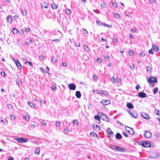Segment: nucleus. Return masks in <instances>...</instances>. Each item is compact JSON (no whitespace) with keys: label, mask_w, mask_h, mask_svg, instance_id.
I'll list each match as a JSON object with an SVG mask.
<instances>
[{"label":"nucleus","mask_w":160,"mask_h":160,"mask_svg":"<svg viewBox=\"0 0 160 160\" xmlns=\"http://www.w3.org/2000/svg\"><path fill=\"white\" fill-rule=\"evenodd\" d=\"M148 83H156L157 82V80L156 78L154 77H150L148 80Z\"/></svg>","instance_id":"f257e3e1"},{"label":"nucleus","mask_w":160,"mask_h":160,"mask_svg":"<svg viewBox=\"0 0 160 160\" xmlns=\"http://www.w3.org/2000/svg\"><path fill=\"white\" fill-rule=\"evenodd\" d=\"M140 145L145 148L149 147H151L150 143L148 141L142 142H141Z\"/></svg>","instance_id":"f03ea898"},{"label":"nucleus","mask_w":160,"mask_h":160,"mask_svg":"<svg viewBox=\"0 0 160 160\" xmlns=\"http://www.w3.org/2000/svg\"><path fill=\"white\" fill-rule=\"evenodd\" d=\"M15 140L20 143L26 142L28 141L27 138H17Z\"/></svg>","instance_id":"7ed1b4c3"},{"label":"nucleus","mask_w":160,"mask_h":160,"mask_svg":"<svg viewBox=\"0 0 160 160\" xmlns=\"http://www.w3.org/2000/svg\"><path fill=\"white\" fill-rule=\"evenodd\" d=\"M13 61H14L16 66L19 69H22V66L19 61V60L17 59L14 58L13 59Z\"/></svg>","instance_id":"20e7f679"},{"label":"nucleus","mask_w":160,"mask_h":160,"mask_svg":"<svg viewBox=\"0 0 160 160\" xmlns=\"http://www.w3.org/2000/svg\"><path fill=\"white\" fill-rule=\"evenodd\" d=\"M126 130L129 132L130 134L133 135L134 134V132L133 131V128H129L128 127H126Z\"/></svg>","instance_id":"39448f33"},{"label":"nucleus","mask_w":160,"mask_h":160,"mask_svg":"<svg viewBox=\"0 0 160 160\" xmlns=\"http://www.w3.org/2000/svg\"><path fill=\"white\" fill-rule=\"evenodd\" d=\"M115 149L119 152H125L126 151V149L125 148H122L118 146H115Z\"/></svg>","instance_id":"423d86ee"},{"label":"nucleus","mask_w":160,"mask_h":160,"mask_svg":"<svg viewBox=\"0 0 160 160\" xmlns=\"http://www.w3.org/2000/svg\"><path fill=\"white\" fill-rule=\"evenodd\" d=\"M143 136L146 138H149L152 137V134L151 132L149 131H146L145 133L144 134Z\"/></svg>","instance_id":"0eeeda50"},{"label":"nucleus","mask_w":160,"mask_h":160,"mask_svg":"<svg viewBox=\"0 0 160 160\" xmlns=\"http://www.w3.org/2000/svg\"><path fill=\"white\" fill-rule=\"evenodd\" d=\"M100 102L104 105H106L110 103V100L107 99L105 100H103Z\"/></svg>","instance_id":"6e6552de"},{"label":"nucleus","mask_w":160,"mask_h":160,"mask_svg":"<svg viewBox=\"0 0 160 160\" xmlns=\"http://www.w3.org/2000/svg\"><path fill=\"white\" fill-rule=\"evenodd\" d=\"M132 112L130 113V116L133 118H136L138 117L137 113L134 111H131Z\"/></svg>","instance_id":"1a4fd4ad"},{"label":"nucleus","mask_w":160,"mask_h":160,"mask_svg":"<svg viewBox=\"0 0 160 160\" xmlns=\"http://www.w3.org/2000/svg\"><path fill=\"white\" fill-rule=\"evenodd\" d=\"M68 88L70 90H74L76 89V87L75 84L70 83L69 84Z\"/></svg>","instance_id":"9d476101"},{"label":"nucleus","mask_w":160,"mask_h":160,"mask_svg":"<svg viewBox=\"0 0 160 160\" xmlns=\"http://www.w3.org/2000/svg\"><path fill=\"white\" fill-rule=\"evenodd\" d=\"M142 116L145 119H148L149 118V115L146 112H142L141 113Z\"/></svg>","instance_id":"9b49d317"},{"label":"nucleus","mask_w":160,"mask_h":160,"mask_svg":"<svg viewBox=\"0 0 160 160\" xmlns=\"http://www.w3.org/2000/svg\"><path fill=\"white\" fill-rule=\"evenodd\" d=\"M138 96L140 98H144L146 97V94L143 92H140L138 95Z\"/></svg>","instance_id":"f8f14e48"},{"label":"nucleus","mask_w":160,"mask_h":160,"mask_svg":"<svg viewBox=\"0 0 160 160\" xmlns=\"http://www.w3.org/2000/svg\"><path fill=\"white\" fill-rule=\"evenodd\" d=\"M107 132L110 135L111 137H112L114 136V133L109 128H108L107 130Z\"/></svg>","instance_id":"ddd939ff"},{"label":"nucleus","mask_w":160,"mask_h":160,"mask_svg":"<svg viewBox=\"0 0 160 160\" xmlns=\"http://www.w3.org/2000/svg\"><path fill=\"white\" fill-rule=\"evenodd\" d=\"M152 48L153 50L154 51L156 52H158L159 50L158 47L157 46L154 44H153L152 45Z\"/></svg>","instance_id":"4468645a"},{"label":"nucleus","mask_w":160,"mask_h":160,"mask_svg":"<svg viewBox=\"0 0 160 160\" xmlns=\"http://www.w3.org/2000/svg\"><path fill=\"white\" fill-rule=\"evenodd\" d=\"M98 115L100 116L101 118L102 119H103L104 120L105 119V118L106 117H107L104 114H103L102 113H100V112L98 113Z\"/></svg>","instance_id":"2eb2a0df"},{"label":"nucleus","mask_w":160,"mask_h":160,"mask_svg":"<svg viewBox=\"0 0 160 160\" xmlns=\"http://www.w3.org/2000/svg\"><path fill=\"white\" fill-rule=\"evenodd\" d=\"M115 138L119 140L122 138V136L118 132L115 135Z\"/></svg>","instance_id":"dca6fc26"},{"label":"nucleus","mask_w":160,"mask_h":160,"mask_svg":"<svg viewBox=\"0 0 160 160\" xmlns=\"http://www.w3.org/2000/svg\"><path fill=\"white\" fill-rule=\"evenodd\" d=\"M41 7L42 8H48V4L47 3L45 2H43L42 3H41Z\"/></svg>","instance_id":"f3484780"},{"label":"nucleus","mask_w":160,"mask_h":160,"mask_svg":"<svg viewBox=\"0 0 160 160\" xmlns=\"http://www.w3.org/2000/svg\"><path fill=\"white\" fill-rule=\"evenodd\" d=\"M93 128L94 130L97 131L98 130H100V128L98 126V125L96 124H94L93 126Z\"/></svg>","instance_id":"a211bd4d"},{"label":"nucleus","mask_w":160,"mask_h":160,"mask_svg":"<svg viewBox=\"0 0 160 160\" xmlns=\"http://www.w3.org/2000/svg\"><path fill=\"white\" fill-rule=\"evenodd\" d=\"M75 95L76 97L78 98H80L81 96V92L79 91H77L76 92Z\"/></svg>","instance_id":"6ab92c4d"},{"label":"nucleus","mask_w":160,"mask_h":160,"mask_svg":"<svg viewBox=\"0 0 160 160\" xmlns=\"http://www.w3.org/2000/svg\"><path fill=\"white\" fill-rule=\"evenodd\" d=\"M127 107L129 109H132L134 108L133 105L130 102L127 103Z\"/></svg>","instance_id":"aec40b11"},{"label":"nucleus","mask_w":160,"mask_h":160,"mask_svg":"<svg viewBox=\"0 0 160 160\" xmlns=\"http://www.w3.org/2000/svg\"><path fill=\"white\" fill-rule=\"evenodd\" d=\"M28 104L32 108H34L35 107V105H34V104L33 103V102H28Z\"/></svg>","instance_id":"412c9836"},{"label":"nucleus","mask_w":160,"mask_h":160,"mask_svg":"<svg viewBox=\"0 0 160 160\" xmlns=\"http://www.w3.org/2000/svg\"><path fill=\"white\" fill-rule=\"evenodd\" d=\"M16 84L17 85H18L19 87L20 85L22 84L21 80L20 79H17L16 80Z\"/></svg>","instance_id":"4be33fe9"},{"label":"nucleus","mask_w":160,"mask_h":160,"mask_svg":"<svg viewBox=\"0 0 160 160\" xmlns=\"http://www.w3.org/2000/svg\"><path fill=\"white\" fill-rule=\"evenodd\" d=\"M52 8L54 9H56L57 8V6L56 4L55 3L53 2L52 4H51Z\"/></svg>","instance_id":"5701e85b"},{"label":"nucleus","mask_w":160,"mask_h":160,"mask_svg":"<svg viewBox=\"0 0 160 160\" xmlns=\"http://www.w3.org/2000/svg\"><path fill=\"white\" fill-rule=\"evenodd\" d=\"M7 22L9 23H11L12 22V18L10 16H8L7 18Z\"/></svg>","instance_id":"b1692460"},{"label":"nucleus","mask_w":160,"mask_h":160,"mask_svg":"<svg viewBox=\"0 0 160 160\" xmlns=\"http://www.w3.org/2000/svg\"><path fill=\"white\" fill-rule=\"evenodd\" d=\"M158 88L157 87L154 88L153 90V92L154 94L155 95L158 92Z\"/></svg>","instance_id":"393cba45"},{"label":"nucleus","mask_w":160,"mask_h":160,"mask_svg":"<svg viewBox=\"0 0 160 160\" xmlns=\"http://www.w3.org/2000/svg\"><path fill=\"white\" fill-rule=\"evenodd\" d=\"M40 150L39 148H37L36 149V150L34 152V153L38 155L39 154V153H40Z\"/></svg>","instance_id":"a878e982"},{"label":"nucleus","mask_w":160,"mask_h":160,"mask_svg":"<svg viewBox=\"0 0 160 160\" xmlns=\"http://www.w3.org/2000/svg\"><path fill=\"white\" fill-rule=\"evenodd\" d=\"M66 12L67 14L69 15L71 13V10L68 8H67L66 9Z\"/></svg>","instance_id":"bb28decb"},{"label":"nucleus","mask_w":160,"mask_h":160,"mask_svg":"<svg viewBox=\"0 0 160 160\" xmlns=\"http://www.w3.org/2000/svg\"><path fill=\"white\" fill-rule=\"evenodd\" d=\"M96 22L97 24L99 26H102L103 25V23L99 21H96Z\"/></svg>","instance_id":"cd10ccee"},{"label":"nucleus","mask_w":160,"mask_h":160,"mask_svg":"<svg viewBox=\"0 0 160 160\" xmlns=\"http://www.w3.org/2000/svg\"><path fill=\"white\" fill-rule=\"evenodd\" d=\"M147 71L149 73L151 72V69L149 66H148L146 67Z\"/></svg>","instance_id":"c85d7f7f"},{"label":"nucleus","mask_w":160,"mask_h":160,"mask_svg":"<svg viewBox=\"0 0 160 160\" xmlns=\"http://www.w3.org/2000/svg\"><path fill=\"white\" fill-rule=\"evenodd\" d=\"M23 118L27 121H28L30 119L28 115H24L23 116Z\"/></svg>","instance_id":"c756f323"},{"label":"nucleus","mask_w":160,"mask_h":160,"mask_svg":"<svg viewBox=\"0 0 160 160\" xmlns=\"http://www.w3.org/2000/svg\"><path fill=\"white\" fill-rule=\"evenodd\" d=\"M12 32L14 34H16L18 33V30L15 28H13L12 30Z\"/></svg>","instance_id":"7c9ffc66"},{"label":"nucleus","mask_w":160,"mask_h":160,"mask_svg":"<svg viewBox=\"0 0 160 160\" xmlns=\"http://www.w3.org/2000/svg\"><path fill=\"white\" fill-rule=\"evenodd\" d=\"M100 116L99 115L95 116L94 117V119L97 121H99V122H100Z\"/></svg>","instance_id":"2f4dec72"},{"label":"nucleus","mask_w":160,"mask_h":160,"mask_svg":"<svg viewBox=\"0 0 160 160\" xmlns=\"http://www.w3.org/2000/svg\"><path fill=\"white\" fill-rule=\"evenodd\" d=\"M100 94L103 95H107L108 94L107 92H105L104 91L101 90V93Z\"/></svg>","instance_id":"473e14b6"},{"label":"nucleus","mask_w":160,"mask_h":160,"mask_svg":"<svg viewBox=\"0 0 160 160\" xmlns=\"http://www.w3.org/2000/svg\"><path fill=\"white\" fill-rule=\"evenodd\" d=\"M51 62H52L53 64H55L57 62L56 59L53 57L51 59Z\"/></svg>","instance_id":"72a5a7b5"},{"label":"nucleus","mask_w":160,"mask_h":160,"mask_svg":"<svg viewBox=\"0 0 160 160\" xmlns=\"http://www.w3.org/2000/svg\"><path fill=\"white\" fill-rule=\"evenodd\" d=\"M155 112H156V114L157 115H160V113L159 114V112H160V111H159V110L158 109H156L155 111H154Z\"/></svg>","instance_id":"f704fd0d"},{"label":"nucleus","mask_w":160,"mask_h":160,"mask_svg":"<svg viewBox=\"0 0 160 160\" xmlns=\"http://www.w3.org/2000/svg\"><path fill=\"white\" fill-rule=\"evenodd\" d=\"M84 48L85 50V51L86 52H89V49L87 46L86 45H84Z\"/></svg>","instance_id":"c9c22d12"},{"label":"nucleus","mask_w":160,"mask_h":160,"mask_svg":"<svg viewBox=\"0 0 160 160\" xmlns=\"http://www.w3.org/2000/svg\"><path fill=\"white\" fill-rule=\"evenodd\" d=\"M22 14L23 15L26 16L27 15V12L26 10L23 11L22 9Z\"/></svg>","instance_id":"e433bc0d"},{"label":"nucleus","mask_w":160,"mask_h":160,"mask_svg":"<svg viewBox=\"0 0 160 160\" xmlns=\"http://www.w3.org/2000/svg\"><path fill=\"white\" fill-rule=\"evenodd\" d=\"M122 134L126 138H127L128 137V135L127 132H126L123 131L122 132Z\"/></svg>","instance_id":"4c0bfd02"},{"label":"nucleus","mask_w":160,"mask_h":160,"mask_svg":"<svg viewBox=\"0 0 160 160\" xmlns=\"http://www.w3.org/2000/svg\"><path fill=\"white\" fill-rule=\"evenodd\" d=\"M72 123L73 125L76 124V125H77L78 124V122L76 120H74Z\"/></svg>","instance_id":"58836bf2"},{"label":"nucleus","mask_w":160,"mask_h":160,"mask_svg":"<svg viewBox=\"0 0 160 160\" xmlns=\"http://www.w3.org/2000/svg\"><path fill=\"white\" fill-rule=\"evenodd\" d=\"M101 6L103 8H105L106 7V5L105 3L104 2H102L101 4Z\"/></svg>","instance_id":"ea45409f"},{"label":"nucleus","mask_w":160,"mask_h":160,"mask_svg":"<svg viewBox=\"0 0 160 160\" xmlns=\"http://www.w3.org/2000/svg\"><path fill=\"white\" fill-rule=\"evenodd\" d=\"M112 39L113 42L115 43H117L118 41V39L117 38H113Z\"/></svg>","instance_id":"a19ab883"},{"label":"nucleus","mask_w":160,"mask_h":160,"mask_svg":"<svg viewBox=\"0 0 160 160\" xmlns=\"http://www.w3.org/2000/svg\"><path fill=\"white\" fill-rule=\"evenodd\" d=\"M60 125V123L59 122L57 121L56 122V126L57 127H59Z\"/></svg>","instance_id":"79ce46f5"},{"label":"nucleus","mask_w":160,"mask_h":160,"mask_svg":"<svg viewBox=\"0 0 160 160\" xmlns=\"http://www.w3.org/2000/svg\"><path fill=\"white\" fill-rule=\"evenodd\" d=\"M114 16L115 18H120V15L118 13H115L114 14Z\"/></svg>","instance_id":"37998d69"},{"label":"nucleus","mask_w":160,"mask_h":160,"mask_svg":"<svg viewBox=\"0 0 160 160\" xmlns=\"http://www.w3.org/2000/svg\"><path fill=\"white\" fill-rule=\"evenodd\" d=\"M114 8H117L118 6V4L116 2H113L112 4Z\"/></svg>","instance_id":"c03bdc74"},{"label":"nucleus","mask_w":160,"mask_h":160,"mask_svg":"<svg viewBox=\"0 0 160 160\" xmlns=\"http://www.w3.org/2000/svg\"><path fill=\"white\" fill-rule=\"evenodd\" d=\"M10 118H11V119H12L13 120H15V117L14 115H11Z\"/></svg>","instance_id":"a18cd8bd"},{"label":"nucleus","mask_w":160,"mask_h":160,"mask_svg":"<svg viewBox=\"0 0 160 160\" xmlns=\"http://www.w3.org/2000/svg\"><path fill=\"white\" fill-rule=\"evenodd\" d=\"M140 55L142 57H144L145 55V53H144V52H141L140 53Z\"/></svg>","instance_id":"49530a36"},{"label":"nucleus","mask_w":160,"mask_h":160,"mask_svg":"<svg viewBox=\"0 0 160 160\" xmlns=\"http://www.w3.org/2000/svg\"><path fill=\"white\" fill-rule=\"evenodd\" d=\"M97 76L95 74H94L93 76V79L94 80H97Z\"/></svg>","instance_id":"de8ad7c7"},{"label":"nucleus","mask_w":160,"mask_h":160,"mask_svg":"<svg viewBox=\"0 0 160 160\" xmlns=\"http://www.w3.org/2000/svg\"><path fill=\"white\" fill-rule=\"evenodd\" d=\"M75 45L77 47H79L80 46V43L79 42H76Z\"/></svg>","instance_id":"09e8293b"},{"label":"nucleus","mask_w":160,"mask_h":160,"mask_svg":"<svg viewBox=\"0 0 160 160\" xmlns=\"http://www.w3.org/2000/svg\"><path fill=\"white\" fill-rule=\"evenodd\" d=\"M41 123L42 125L44 126H46L47 125L46 123L43 121H41Z\"/></svg>","instance_id":"8fccbe9b"},{"label":"nucleus","mask_w":160,"mask_h":160,"mask_svg":"<svg viewBox=\"0 0 160 160\" xmlns=\"http://www.w3.org/2000/svg\"><path fill=\"white\" fill-rule=\"evenodd\" d=\"M152 50H153V49L152 48L150 50H149L148 52H149V54H153Z\"/></svg>","instance_id":"3c124183"},{"label":"nucleus","mask_w":160,"mask_h":160,"mask_svg":"<svg viewBox=\"0 0 160 160\" xmlns=\"http://www.w3.org/2000/svg\"><path fill=\"white\" fill-rule=\"evenodd\" d=\"M1 75L2 76L5 77L6 76V73L4 72H1Z\"/></svg>","instance_id":"603ef678"},{"label":"nucleus","mask_w":160,"mask_h":160,"mask_svg":"<svg viewBox=\"0 0 160 160\" xmlns=\"http://www.w3.org/2000/svg\"><path fill=\"white\" fill-rule=\"evenodd\" d=\"M130 68L132 70H133L134 69V65L133 64H132L131 65H130Z\"/></svg>","instance_id":"864d4df0"},{"label":"nucleus","mask_w":160,"mask_h":160,"mask_svg":"<svg viewBox=\"0 0 160 160\" xmlns=\"http://www.w3.org/2000/svg\"><path fill=\"white\" fill-rule=\"evenodd\" d=\"M129 53L130 55H132L133 53V52H132V50H129Z\"/></svg>","instance_id":"5fc2aeb1"},{"label":"nucleus","mask_w":160,"mask_h":160,"mask_svg":"<svg viewBox=\"0 0 160 160\" xmlns=\"http://www.w3.org/2000/svg\"><path fill=\"white\" fill-rule=\"evenodd\" d=\"M18 32L21 35H22L23 34V31L22 30H19Z\"/></svg>","instance_id":"6e6d98bb"},{"label":"nucleus","mask_w":160,"mask_h":160,"mask_svg":"<svg viewBox=\"0 0 160 160\" xmlns=\"http://www.w3.org/2000/svg\"><path fill=\"white\" fill-rule=\"evenodd\" d=\"M104 120L107 122H108L109 121V119L107 117L105 118Z\"/></svg>","instance_id":"4d7b16f0"},{"label":"nucleus","mask_w":160,"mask_h":160,"mask_svg":"<svg viewBox=\"0 0 160 160\" xmlns=\"http://www.w3.org/2000/svg\"><path fill=\"white\" fill-rule=\"evenodd\" d=\"M105 59L108 61H109L110 60L109 59V57L108 56H106L105 57Z\"/></svg>","instance_id":"13d9d810"},{"label":"nucleus","mask_w":160,"mask_h":160,"mask_svg":"<svg viewBox=\"0 0 160 160\" xmlns=\"http://www.w3.org/2000/svg\"><path fill=\"white\" fill-rule=\"evenodd\" d=\"M101 90H97L95 91V92H96L98 94H100Z\"/></svg>","instance_id":"bf43d9fd"},{"label":"nucleus","mask_w":160,"mask_h":160,"mask_svg":"<svg viewBox=\"0 0 160 160\" xmlns=\"http://www.w3.org/2000/svg\"><path fill=\"white\" fill-rule=\"evenodd\" d=\"M116 81L118 83H119L121 82V79L120 78H116Z\"/></svg>","instance_id":"052dcab7"},{"label":"nucleus","mask_w":160,"mask_h":160,"mask_svg":"<svg viewBox=\"0 0 160 160\" xmlns=\"http://www.w3.org/2000/svg\"><path fill=\"white\" fill-rule=\"evenodd\" d=\"M8 108L10 109H11L12 108V106L10 104H8Z\"/></svg>","instance_id":"680f3d73"},{"label":"nucleus","mask_w":160,"mask_h":160,"mask_svg":"<svg viewBox=\"0 0 160 160\" xmlns=\"http://www.w3.org/2000/svg\"><path fill=\"white\" fill-rule=\"evenodd\" d=\"M111 80L113 83H114L115 82V79L113 77H112L111 78Z\"/></svg>","instance_id":"e2e57ef3"},{"label":"nucleus","mask_w":160,"mask_h":160,"mask_svg":"<svg viewBox=\"0 0 160 160\" xmlns=\"http://www.w3.org/2000/svg\"><path fill=\"white\" fill-rule=\"evenodd\" d=\"M52 89L53 90H56V87L54 86H52L51 87Z\"/></svg>","instance_id":"0e129e2a"},{"label":"nucleus","mask_w":160,"mask_h":160,"mask_svg":"<svg viewBox=\"0 0 160 160\" xmlns=\"http://www.w3.org/2000/svg\"><path fill=\"white\" fill-rule=\"evenodd\" d=\"M83 32L85 34H88V32L85 29H83Z\"/></svg>","instance_id":"69168bd1"},{"label":"nucleus","mask_w":160,"mask_h":160,"mask_svg":"<svg viewBox=\"0 0 160 160\" xmlns=\"http://www.w3.org/2000/svg\"><path fill=\"white\" fill-rule=\"evenodd\" d=\"M39 58L41 60H43L44 59V58L42 56H39Z\"/></svg>","instance_id":"338daca9"},{"label":"nucleus","mask_w":160,"mask_h":160,"mask_svg":"<svg viewBox=\"0 0 160 160\" xmlns=\"http://www.w3.org/2000/svg\"><path fill=\"white\" fill-rule=\"evenodd\" d=\"M64 133L66 134L68 132V129H65L64 131Z\"/></svg>","instance_id":"774afa93"}]
</instances>
